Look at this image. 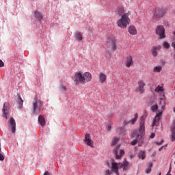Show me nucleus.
I'll return each mask as SVG.
<instances>
[{
  "label": "nucleus",
  "mask_w": 175,
  "mask_h": 175,
  "mask_svg": "<svg viewBox=\"0 0 175 175\" xmlns=\"http://www.w3.org/2000/svg\"><path fill=\"white\" fill-rule=\"evenodd\" d=\"M115 37H107V42L111 45L112 51H116L117 49V42Z\"/></svg>",
  "instance_id": "nucleus-13"
},
{
  "label": "nucleus",
  "mask_w": 175,
  "mask_h": 175,
  "mask_svg": "<svg viewBox=\"0 0 175 175\" xmlns=\"http://www.w3.org/2000/svg\"><path fill=\"white\" fill-rule=\"evenodd\" d=\"M61 90H62V91H66V85H64V83H62L61 85Z\"/></svg>",
  "instance_id": "nucleus-37"
},
{
  "label": "nucleus",
  "mask_w": 175,
  "mask_h": 175,
  "mask_svg": "<svg viewBox=\"0 0 175 175\" xmlns=\"http://www.w3.org/2000/svg\"><path fill=\"white\" fill-rule=\"evenodd\" d=\"M163 46L166 49H168L170 46V44H169L167 41H164V42H163Z\"/></svg>",
  "instance_id": "nucleus-33"
},
{
  "label": "nucleus",
  "mask_w": 175,
  "mask_h": 175,
  "mask_svg": "<svg viewBox=\"0 0 175 175\" xmlns=\"http://www.w3.org/2000/svg\"><path fill=\"white\" fill-rule=\"evenodd\" d=\"M5 157L1 151H1H0V161H4Z\"/></svg>",
  "instance_id": "nucleus-34"
},
{
  "label": "nucleus",
  "mask_w": 175,
  "mask_h": 175,
  "mask_svg": "<svg viewBox=\"0 0 175 175\" xmlns=\"http://www.w3.org/2000/svg\"><path fill=\"white\" fill-rule=\"evenodd\" d=\"M129 167H130L129 162L128 161H124L122 163L123 171L126 172L127 170H129Z\"/></svg>",
  "instance_id": "nucleus-25"
},
{
  "label": "nucleus",
  "mask_w": 175,
  "mask_h": 175,
  "mask_svg": "<svg viewBox=\"0 0 175 175\" xmlns=\"http://www.w3.org/2000/svg\"><path fill=\"white\" fill-rule=\"evenodd\" d=\"M171 171H172V169L170 168V169L168 170V172L167 173V174L170 175Z\"/></svg>",
  "instance_id": "nucleus-45"
},
{
  "label": "nucleus",
  "mask_w": 175,
  "mask_h": 175,
  "mask_svg": "<svg viewBox=\"0 0 175 175\" xmlns=\"http://www.w3.org/2000/svg\"><path fill=\"white\" fill-rule=\"evenodd\" d=\"M111 124H109L107 126V131H111Z\"/></svg>",
  "instance_id": "nucleus-42"
},
{
  "label": "nucleus",
  "mask_w": 175,
  "mask_h": 175,
  "mask_svg": "<svg viewBox=\"0 0 175 175\" xmlns=\"http://www.w3.org/2000/svg\"><path fill=\"white\" fill-rule=\"evenodd\" d=\"M163 116L162 111H159V109L156 113V116L153 120L152 125L157 126L159 124L160 120H161V117Z\"/></svg>",
  "instance_id": "nucleus-11"
},
{
  "label": "nucleus",
  "mask_w": 175,
  "mask_h": 175,
  "mask_svg": "<svg viewBox=\"0 0 175 175\" xmlns=\"http://www.w3.org/2000/svg\"><path fill=\"white\" fill-rule=\"evenodd\" d=\"M172 46L175 49V41H174L172 44Z\"/></svg>",
  "instance_id": "nucleus-46"
},
{
  "label": "nucleus",
  "mask_w": 175,
  "mask_h": 175,
  "mask_svg": "<svg viewBox=\"0 0 175 175\" xmlns=\"http://www.w3.org/2000/svg\"><path fill=\"white\" fill-rule=\"evenodd\" d=\"M146 83L144 81H138V86H137L135 91H138L139 94H144L145 91Z\"/></svg>",
  "instance_id": "nucleus-15"
},
{
  "label": "nucleus",
  "mask_w": 175,
  "mask_h": 175,
  "mask_svg": "<svg viewBox=\"0 0 175 175\" xmlns=\"http://www.w3.org/2000/svg\"><path fill=\"white\" fill-rule=\"evenodd\" d=\"M131 11H129L126 14H124V11L123 14H122V16L120 19H118L117 23L118 26L119 27H124L126 28L127 27V25H129L131 19L129 18V15L131 14Z\"/></svg>",
  "instance_id": "nucleus-2"
},
{
  "label": "nucleus",
  "mask_w": 175,
  "mask_h": 175,
  "mask_svg": "<svg viewBox=\"0 0 175 175\" xmlns=\"http://www.w3.org/2000/svg\"><path fill=\"white\" fill-rule=\"evenodd\" d=\"M17 96H18L17 104L19 106V109H23L24 100L23 99H22L21 94H18V93H17Z\"/></svg>",
  "instance_id": "nucleus-20"
},
{
  "label": "nucleus",
  "mask_w": 175,
  "mask_h": 175,
  "mask_svg": "<svg viewBox=\"0 0 175 175\" xmlns=\"http://www.w3.org/2000/svg\"><path fill=\"white\" fill-rule=\"evenodd\" d=\"M117 143H118V138L113 139L112 140V145L113 146H116V144H117Z\"/></svg>",
  "instance_id": "nucleus-36"
},
{
  "label": "nucleus",
  "mask_w": 175,
  "mask_h": 175,
  "mask_svg": "<svg viewBox=\"0 0 175 175\" xmlns=\"http://www.w3.org/2000/svg\"><path fill=\"white\" fill-rule=\"evenodd\" d=\"M159 106L158 105H152L150 107V110L152 111V113H155L156 111H158Z\"/></svg>",
  "instance_id": "nucleus-31"
},
{
  "label": "nucleus",
  "mask_w": 175,
  "mask_h": 175,
  "mask_svg": "<svg viewBox=\"0 0 175 175\" xmlns=\"http://www.w3.org/2000/svg\"><path fill=\"white\" fill-rule=\"evenodd\" d=\"M43 103L42 100L37 99L33 102V110L32 113L34 116H39L40 114L41 107H42Z\"/></svg>",
  "instance_id": "nucleus-6"
},
{
  "label": "nucleus",
  "mask_w": 175,
  "mask_h": 175,
  "mask_svg": "<svg viewBox=\"0 0 175 175\" xmlns=\"http://www.w3.org/2000/svg\"><path fill=\"white\" fill-rule=\"evenodd\" d=\"M161 49V45H157L156 46H152L151 51L153 56H157L158 51Z\"/></svg>",
  "instance_id": "nucleus-18"
},
{
  "label": "nucleus",
  "mask_w": 175,
  "mask_h": 175,
  "mask_svg": "<svg viewBox=\"0 0 175 175\" xmlns=\"http://www.w3.org/2000/svg\"><path fill=\"white\" fill-rule=\"evenodd\" d=\"M138 114L136 113L134 116V118H132L130 121H124L123 122V126H120L118 130L120 131V135L122 136H124L126 135V129L125 126L128 125V124L131 123L132 125H134L135 122L137 121Z\"/></svg>",
  "instance_id": "nucleus-3"
},
{
  "label": "nucleus",
  "mask_w": 175,
  "mask_h": 175,
  "mask_svg": "<svg viewBox=\"0 0 175 175\" xmlns=\"http://www.w3.org/2000/svg\"><path fill=\"white\" fill-rule=\"evenodd\" d=\"M152 166H153V163H149L148 167L146 169V173L147 174H149V173H150Z\"/></svg>",
  "instance_id": "nucleus-32"
},
{
  "label": "nucleus",
  "mask_w": 175,
  "mask_h": 175,
  "mask_svg": "<svg viewBox=\"0 0 175 175\" xmlns=\"http://www.w3.org/2000/svg\"><path fill=\"white\" fill-rule=\"evenodd\" d=\"M38 122L41 126H44V125H46V120L43 116H38Z\"/></svg>",
  "instance_id": "nucleus-23"
},
{
  "label": "nucleus",
  "mask_w": 175,
  "mask_h": 175,
  "mask_svg": "<svg viewBox=\"0 0 175 175\" xmlns=\"http://www.w3.org/2000/svg\"><path fill=\"white\" fill-rule=\"evenodd\" d=\"M106 53H107L106 56H107V57H110L111 56V53L109 52V51H106Z\"/></svg>",
  "instance_id": "nucleus-40"
},
{
  "label": "nucleus",
  "mask_w": 175,
  "mask_h": 175,
  "mask_svg": "<svg viewBox=\"0 0 175 175\" xmlns=\"http://www.w3.org/2000/svg\"><path fill=\"white\" fill-rule=\"evenodd\" d=\"M161 173H159V175H161Z\"/></svg>",
  "instance_id": "nucleus-50"
},
{
  "label": "nucleus",
  "mask_w": 175,
  "mask_h": 175,
  "mask_svg": "<svg viewBox=\"0 0 175 175\" xmlns=\"http://www.w3.org/2000/svg\"><path fill=\"white\" fill-rule=\"evenodd\" d=\"M0 151H1V142H0Z\"/></svg>",
  "instance_id": "nucleus-49"
},
{
  "label": "nucleus",
  "mask_w": 175,
  "mask_h": 175,
  "mask_svg": "<svg viewBox=\"0 0 175 175\" xmlns=\"http://www.w3.org/2000/svg\"><path fill=\"white\" fill-rule=\"evenodd\" d=\"M170 129L171 131V141L175 142V121Z\"/></svg>",
  "instance_id": "nucleus-19"
},
{
  "label": "nucleus",
  "mask_w": 175,
  "mask_h": 175,
  "mask_svg": "<svg viewBox=\"0 0 175 175\" xmlns=\"http://www.w3.org/2000/svg\"><path fill=\"white\" fill-rule=\"evenodd\" d=\"M44 175H51V173H49V172L46 171L44 172Z\"/></svg>",
  "instance_id": "nucleus-44"
},
{
  "label": "nucleus",
  "mask_w": 175,
  "mask_h": 175,
  "mask_svg": "<svg viewBox=\"0 0 175 175\" xmlns=\"http://www.w3.org/2000/svg\"><path fill=\"white\" fill-rule=\"evenodd\" d=\"M131 137H135L131 142V146H136L139 143V146H142L143 144V137L139 135V129L134 131L131 134Z\"/></svg>",
  "instance_id": "nucleus-5"
},
{
  "label": "nucleus",
  "mask_w": 175,
  "mask_h": 175,
  "mask_svg": "<svg viewBox=\"0 0 175 175\" xmlns=\"http://www.w3.org/2000/svg\"><path fill=\"white\" fill-rule=\"evenodd\" d=\"M173 34H174V36H175V30H174V31H173Z\"/></svg>",
  "instance_id": "nucleus-48"
},
{
  "label": "nucleus",
  "mask_w": 175,
  "mask_h": 175,
  "mask_svg": "<svg viewBox=\"0 0 175 175\" xmlns=\"http://www.w3.org/2000/svg\"><path fill=\"white\" fill-rule=\"evenodd\" d=\"M92 75L89 71H86L83 74L81 71H76L73 76V81L75 84H86L89 81H92Z\"/></svg>",
  "instance_id": "nucleus-1"
},
{
  "label": "nucleus",
  "mask_w": 175,
  "mask_h": 175,
  "mask_svg": "<svg viewBox=\"0 0 175 175\" xmlns=\"http://www.w3.org/2000/svg\"><path fill=\"white\" fill-rule=\"evenodd\" d=\"M174 163H175V161H174Z\"/></svg>",
  "instance_id": "nucleus-51"
},
{
  "label": "nucleus",
  "mask_w": 175,
  "mask_h": 175,
  "mask_svg": "<svg viewBox=\"0 0 175 175\" xmlns=\"http://www.w3.org/2000/svg\"><path fill=\"white\" fill-rule=\"evenodd\" d=\"M33 15L36 21H41L42 19H43V14H42V12H40V11H38V10L33 11Z\"/></svg>",
  "instance_id": "nucleus-16"
},
{
  "label": "nucleus",
  "mask_w": 175,
  "mask_h": 175,
  "mask_svg": "<svg viewBox=\"0 0 175 175\" xmlns=\"http://www.w3.org/2000/svg\"><path fill=\"white\" fill-rule=\"evenodd\" d=\"M162 70V66H155L153 68V72H157V73H160Z\"/></svg>",
  "instance_id": "nucleus-30"
},
{
  "label": "nucleus",
  "mask_w": 175,
  "mask_h": 175,
  "mask_svg": "<svg viewBox=\"0 0 175 175\" xmlns=\"http://www.w3.org/2000/svg\"><path fill=\"white\" fill-rule=\"evenodd\" d=\"M124 12V8L122 5H119L116 8V14H118L119 16H122V14Z\"/></svg>",
  "instance_id": "nucleus-24"
},
{
  "label": "nucleus",
  "mask_w": 175,
  "mask_h": 175,
  "mask_svg": "<svg viewBox=\"0 0 175 175\" xmlns=\"http://www.w3.org/2000/svg\"><path fill=\"white\" fill-rule=\"evenodd\" d=\"M112 172L113 170H112V166H111V170H110V169H108L107 170H106L105 175H111Z\"/></svg>",
  "instance_id": "nucleus-35"
},
{
  "label": "nucleus",
  "mask_w": 175,
  "mask_h": 175,
  "mask_svg": "<svg viewBox=\"0 0 175 175\" xmlns=\"http://www.w3.org/2000/svg\"><path fill=\"white\" fill-rule=\"evenodd\" d=\"M156 34L159 36V38H165V29L163 25H158L156 27Z\"/></svg>",
  "instance_id": "nucleus-9"
},
{
  "label": "nucleus",
  "mask_w": 175,
  "mask_h": 175,
  "mask_svg": "<svg viewBox=\"0 0 175 175\" xmlns=\"http://www.w3.org/2000/svg\"><path fill=\"white\" fill-rule=\"evenodd\" d=\"M106 74H104V72H100L99 74V80L100 83H104V81H106Z\"/></svg>",
  "instance_id": "nucleus-27"
},
{
  "label": "nucleus",
  "mask_w": 175,
  "mask_h": 175,
  "mask_svg": "<svg viewBox=\"0 0 175 175\" xmlns=\"http://www.w3.org/2000/svg\"><path fill=\"white\" fill-rule=\"evenodd\" d=\"M147 113L144 112V116H142L140 120H139V128L138 129L139 136H142V144L144 142V134H145V120L147 117Z\"/></svg>",
  "instance_id": "nucleus-4"
},
{
  "label": "nucleus",
  "mask_w": 175,
  "mask_h": 175,
  "mask_svg": "<svg viewBox=\"0 0 175 175\" xmlns=\"http://www.w3.org/2000/svg\"><path fill=\"white\" fill-rule=\"evenodd\" d=\"M167 10L166 8H155L152 12L153 19H158L165 15Z\"/></svg>",
  "instance_id": "nucleus-7"
},
{
  "label": "nucleus",
  "mask_w": 175,
  "mask_h": 175,
  "mask_svg": "<svg viewBox=\"0 0 175 175\" xmlns=\"http://www.w3.org/2000/svg\"><path fill=\"white\" fill-rule=\"evenodd\" d=\"M167 147V144H165V146H162L161 147H160V148L159 149V151H162V150H163V148H166Z\"/></svg>",
  "instance_id": "nucleus-38"
},
{
  "label": "nucleus",
  "mask_w": 175,
  "mask_h": 175,
  "mask_svg": "<svg viewBox=\"0 0 175 175\" xmlns=\"http://www.w3.org/2000/svg\"><path fill=\"white\" fill-rule=\"evenodd\" d=\"M155 137V133H152L150 135V139H154Z\"/></svg>",
  "instance_id": "nucleus-43"
},
{
  "label": "nucleus",
  "mask_w": 175,
  "mask_h": 175,
  "mask_svg": "<svg viewBox=\"0 0 175 175\" xmlns=\"http://www.w3.org/2000/svg\"><path fill=\"white\" fill-rule=\"evenodd\" d=\"M4 65V62H3L2 59H0V67H3Z\"/></svg>",
  "instance_id": "nucleus-41"
},
{
  "label": "nucleus",
  "mask_w": 175,
  "mask_h": 175,
  "mask_svg": "<svg viewBox=\"0 0 175 175\" xmlns=\"http://www.w3.org/2000/svg\"><path fill=\"white\" fill-rule=\"evenodd\" d=\"M126 67H130L133 64V60L132 56H128L126 57V61L125 62Z\"/></svg>",
  "instance_id": "nucleus-21"
},
{
  "label": "nucleus",
  "mask_w": 175,
  "mask_h": 175,
  "mask_svg": "<svg viewBox=\"0 0 175 175\" xmlns=\"http://www.w3.org/2000/svg\"><path fill=\"white\" fill-rule=\"evenodd\" d=\"M8 127L10 128L12 133H16V120H14V117H11V118L9 121Z\"/></svg>",
  "instance_id": "nucleus-12"
},
{
  "label": "nucleus",
  "mask_w": 175,
  "mask_h": 175,
  "mask_svg": "<svg viewBox=\"0 0 175 175\" xmlns=\"http://www.w3.org/2000/svg\"><path fill=\"white\" fill-rule=\"evenodd\" d=\"M163 142H164V140L162 139L161 140V142H157L156 144H157V146H161V144H163Z\"/></svg>",
  "instance_id": "nucleus-39"
},
{
  "label": "nucleus",
  "mask_w": 175,
  "mask_h": 175,
  "mask_svg": "<svg viewBox=\"0 0 175 175\" xmlns=\"http://www.w3.org/2000/svg\"><path fill=\"white\" fill-rule=\"evenodd\" d=\"M10 109V103H8V102H5L3 107V116L5 120H8Z\"/></svg>",
  "instance_id": "nucleus-14"
},
{
  "label": "nucleus",
  "mask_w": 175,
  "mask_h": 175,
  "mask_svg": "<svg viewBox=\"0 0 175 175\" xmlns=\"http://www.w3.org/2000/svg\"><path fill=\"white\" fill-rule=\"evenodd\" d=\"M84 142L86 143L87 146H90V147L94 146V143H92V137L90 133L85 135Z\"/></svg>",
  "instance_id": "nucleus-17"
},
{
  "label": "nucleus",
  "mask_w": 175,
  "mask_h": 175,
  "mask_svg": "<svg viewBox=\"0 0 175 175\" xmlns=\"http://www.w3.org/2000/svg\"><path fill=\"white\" fill-rule=\"evenodd\" d=\"M130 34H137V29L134 25H131L129 27Z\"/></svg>",
  "instance_id": "nucleus-26"
},
{
  "label": "nucleus",
  "mask_w": 175,
  "mask_h": 175,
  "mask_svg": "<svg viewBox=\"0 0 175 175\" xmlns=\"http://www.w3.org/2000/svg\"><path fill=\"white\" fill-rule=\"evenodd\" d=\"M146 153H145V151H143L142 150L141 151L139 152L138 153V158L144 160L146 159Z\"/></svg>",
  "instance_id": "nucleus-28"
},
{
  "label": "nucleus",
  "mask_w": 175,
  "mask_h": 175,
  "mask_svg": "<svg viewBox=\"0 0 175 175\" xmlns=\"http://www.w3.org/2000/svg\"><path fill=\"white\" fill-rule=\"evenodd\" d=\"M156 155H157V152H154L152 153V157H155Z\"/></svg>",
  "instance_id": "nucleus-47"
},
{
  "label": "nucleus",
  "mask_w": 175,
  "mask_h": 175,
  "mask_svg": "<svg viewBox=\"0 0 175 175\" xmlns=\"http://www.w3.org/2000/svg\"><path fill=\"white\" fill-rule=\"evenodd\" d=\"M116 159H120L124 155V150H120V146L115 147L113 150Z\"/></svg>",
  "instance_id": "nucleus-10"
},
{
  "label": "nucleus",
  "mask_w": 175,
  "mask_h": 175,
  "mask_svg": "<svg viewBox=\"0 0 175 175\" xmlns=\"http://www.w3.org/2000/svg\"><path fill=\"white\" fill-rule=\"evenodd\" d=\"M123 167V163L122 162L117 163L114 159L111 160V170L116 175L119 174V169H122Z\"/></svg>",
  "instance_id": "nucleus-8"
},
{
  "label": "nucleus",
  "mask_w": 175,
  "mask_h": 175,
  "mask_svg": "<svg viewBox=\"0 0 175 175\" xmlns=\"http://www.w3.org/2000/svg\"><path fill=\"white\" fill-rule=\"evenodd\" d=\"M75 38L79 41L81 42L82 41L83 37V34L81 33H80V31H75Z\"/></svg>",
  "instance_id": "nucleus-22"
},
{
  "label": "nucleus",
  "mask_w": 175,
  "mask_h": 175,
  "mask_svg": "<svg viewBox=\"0 0 175 175\" xmlns=\"http://www.w3.org/2000/svg\"><path fill=\"white\" fill-rule=\"evenodd\" d=\"M164 91V88L163 86H161V85H158L155 88V92H163Z\"/></svg>",
  "instance_id": "nucleus-29"
}]
</instances>
